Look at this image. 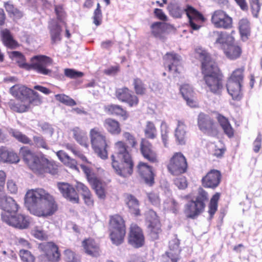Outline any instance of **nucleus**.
I'll return each instance as SVG.
<instances>
[{
	"label": "nucleus",
	"instance_id": "obj_1",
	"mask_svg": "<svg viewBox=\"0 0 262 262\" xmlns=\"http://www.w3.org/2000/svg\"><path fill=\"white\" fill-rule=\"evenodd\" d=\"M195 57L202 62V73L209 90L214 94L220 95L224 90V85L219 70L209 54L202 48L195 49Z\"/></svg>",
	"mask_w": 262,
	"mask_h": 262
},
{
	"label": "nucleus",
	"instance_id": "obj_2",
	"mask_svg": "<svg viewBox=\"0 0 262 262\" xmlns=\"http://www.w3.org/2000/svg\"><path fill=\"white\" fill-rule=\"evenodd\" d=\"M19 155L29 168L37 175L46 173L55 175L58 173L59 166L54 161L39 157L28 146L21 147Z\"/></svg>",
	"mask_w": 262,
	"mask_h": 262
},
{
	"label": "nucleus",
	"instance_id": "obj_3",
	"mask_svg": "<svg viewBox=\"0 0 262 262\" xmlns=\"http://www.w3.org/2000/svg\"><path fill=\"white\" fill-rule=\"evenodd\" d=\"M11 59H17L19 67L26 70H34L38 74L43 75H50L52 70L48 67L53 63V60L46 55H35L30 59V63L26 62L25 56L19 51H12L9 53Z\"/></svg>",
	"mask_w": 262,
	"mask_h": 262
},
{
	"label": "nucleus",
	"instance_id": "obj_4",
	"mask_svg": "<svg viewBox=\"0 0 262 262\" xmlns=\"http://www.w3.org/2000/svg\"><path fill=\"white\" fill-rule=\"evenodd\" d=\"M116 152L111 156L112 167L116 173L125 178L133 173L134 163L126 144L119 141L115 144Z\"/></svg>",
	"mask_w": 262,
	"mask_h": 262
},
{
	"label": "nucleus",
	"instance_id": "obj_5",
	"mask_svg": "<svg viewBox=\"0 0 262 262\" xmlns=\"http://www.w3.org/2000/svg\"><path fill=\"white\" fill-rule=\"evenodd\" d=\"M169 14L174 18H181L184 12L188 19L189 25L193 30H198L200 27V23L204 22L203 15L191 6L187 5L186 8L182 7L178 1H173L167 6Z\"/></svg>",
	"mask_w": 262,
	"mask_h": 262
},
{
	"label": "nucleus",
	"instance_id": "obj_6",
	"mask_svg": "<svg viewBox=\"0 0 262 262\" xmlns=\"http://www.w3.org/2000/svg\"><path fill=\"white\" fill-rule=\"evenodd\" d=\"M208 201L207 192L200 188L195 200L189 201L186 205L185 213L187 217L194 219L203 212Z\"/></svg>",
	"mask_w": 262,
	"mask_h": 262
},
{
	"label": "nucleus",
	"instance_id": "obj_7",
	"mask_svg": "<svg viewBox=\"0 0 262 262\" xmlns=\"http://www.w3.org/2000/svg\"><path fill=\"white\" fill-rule=\"evenodd\" d=\"M57 210V204L54 197L48 192L38 205L31 208V212L38 217H46L52 215Z\"/></svg>",
	"mask_w": 262,
	"mask_h": 262
},
{
	"label": "nucleus",
	"instance_id": "obj_8",
	"mask_svg": "<svg viewBox=\"0 0 262 262\" xmlns=\"http://www.w3.org/2000/svg\"><path fill=\"white\" fill-rule=\"evenodd\" d=\"M90 136L92 146L98 157L102 159L107 158V141L104 134L98 127L90 130Z\"/></svg>",
	"mask_w": 262,
	"mask_h": 262
},
{
	"label": "nucleus",
	"instance_id": "obj_9",
	"mask_svg": "<svg viewBox=\"0 0 262 262\" xmlns=\"http://www.w3.org/2000/svg\"><path fill=\"white\" fill-rule=\"evenodd\" d=\"M244 71L243 68L235 70L228 79L227 90L233 100H239L242 97L241 88L244 77Z\"/></svg>",
	"mask_w": 262,
	"mask_h": 262
},
{
	"label": "nucleus",
	"instance_id": "obj_10",
	"mask_svg": "<svg viewBox=\"0 0 262 262\" xmlns=\"http://www.w3.org/2000/svg\"><path fill=\"white\" fill-rule=\"evenodd\" d=\"M110 238L112 243L118 246L123 242L125 235L124 221L119 215L112 216L110 219Z\"/></svg>",
	"mask_w": 262,
	"mask_h": 262
},
{
	"label": "nucleus",
	"instance_id": "obj_11",
	"mask_svg": "<svg viewBox=\"0 0 262 262\" xmlns=\"http://www.w3.org/2000/svg\"><path fill=\"white\" fill-rule=\"evenodd\" d=\"M10 93L15 97L20 96L28 99V104L38 105L42 103V98L36 91L24 85H15L10 90Z\"/></svg>",
	"mask_w": 262,
	"mask_h": 262
},
{
	"label": "nucleus",
	"instance_id": "obj_12",
	"mask_svg": "<svg viewBox=\"0 0 262 262\" xmlns=\"http://www.w3.org/2000/svg\"><path fill=\"white\" fill-rule=\"evenodd\" d=\"M1 218L7 225L19 229H26L30 225L29 217L24 214L18 213L17 212L10 215L2 214Z\"/></svg>",
	"mask_w": 262,
	"mask_h": 262
},
{
	"label": "nucleus",
	"instance_id": "obj_13",
	"mask_svg": "<svg viewBox=\"0 0 262 262\" xmlns=\"http://www.w3.org/2000/svg\"><path fill=\"white\" fill-rule=\"evenodd\" d=\"M198 125L201 131L208 136L215 137L217 135V125L208 115L200 113L198 117Z\"/></svg>",
	"mask_w": 262,
	"mask_h": 262
},
{
	"label": "nucleus",
	"instance_id": "obj_14",
	"mask_svg": "<svg viewBox=\"0 0 262 262\" xmlns=\"http://www.w3.org/2000/svg\"><path fill=\"white\" fill-rule=\"evenodd\" d=\"M146 220L149 236L152 240L158 239L161 230V224L156 212L152 210H148L146 213Z\"/></svg>",
	"mask_w": 262,
	"mask_h": 262
},
{
	"label": "nucleus",
	"instance_id": "obj_15",
	"mask_svg": "<svg viewBox=\"0 0 262 262\" xmlns=\"http://www.w3.org/2000/svg\"><path fill=\"white\" fill-rule=\"evenodd\" d=\"M187 164L185 157L181 152H176L170 160L168 169L173 175H178L184 173Z\"/></svg>",
	"mask_w": 262,
	"mask_h": 262
},
{
	"label": "nucleus",
	"instance_id": "obj_16",
	"mask_svg": "<svg viewBox=\"0 0 262 262\" xmlns=\"http://www.w3.org/2000/svg\"><path fill=\"white\" fill-rule=\"evenodd\" d=\"M211 21L216 28L228 29L232 26V18L221 10H216L212 13Z\"/></svg>",
	"mask_w": 262,
	"mask_h": 262
},
{
	"label": "nucleus",
	"instance_id": "obj_17",
	"mask_svg": "<svg viewBox=\"0 0 262 262\" xmlns=\"http://www.w3.org/2000/svg\"><path fill=\"white\" fill-rule=\"evenodd\" d=\"M180 242L177 236L169 242V250L162 256L161 262H178L180 259Z\"/></svg>",
	"mask_w": 262,
	"mask_h": 262
},
{
	"label": "nucleus",
	"instance_id": "obj_18",
	"mask_svg": "<svg viewBox=\"0 0 262 262\" xmlns=\"http://www.w3.org/2000/svg\"><path fill=\"white\" fill-rule=\"evenodd\" d=\"M0 208L5 211L2 214L10 215L18 212L19 206L12 198L7 196L4 192L0 194Z\"/></svg>",
	"mask_w": 262,
	"mask_h": 262
},
{
	"label": "nucleus",
	"instance_id": "obj_19",
	"mask_svg": "<svg viewBox=\"0 0 262 262\" xmlns=\"http://www.w3.org/2000/svg\"><path fill=\"white\" fill-rule=\"evenodd\" d=\"M39 248L48 260L57 261L60 258V253L58 247L53 243L48 242L40 244Z\"/></svg>",
	"mask_w": 262,
	"mask_h": 262
},
{
	"label": "nucleus",
	"instance_id": "obj_20",
	"mask_svg": "<svg viewBox=\"0 0 262 262\" xmlns=\"http://www.w3.org/2000/svg\"><path fill=\"white\" fill-rule=\"evenodd\" d=\"M164 59L165 67L168 68L169 71L172 73L174 76H177V74L180 73L181 68L180 57L173 52L167 53L164 56Z\"/></svg>",
	"mask_w": 262,
	"mask_h": 262
},
{
	"label": "nucleus",
	"instance_id": "obj_21",
	"mask_svg": "<svg viewBox=\"0 0 262 262\" xmlns=\"http://www.w3.org/2000/svg\"><path fill=\"white\" fill-rule=\"evenodd\" d=\"M151 34L160 39L164 38L165 34L173 30L174 27L165 22L156 21L150 26Z\"/></svg>",
	"mask_w": 262,
	"mask_h": 262
},
{
	"label": "nucleus",
	"instance_id": "obj_22",
	"mask_svg": "<svg viewBox=\"0 0 262 262\" xmlns=\"http://www.w3.org/2000/svg\"><path fill=\"white\" fill-rule=\"evenodd\" d=\"M128 242L135 248L141 247L144 243V237L142 231L136 224H132L130 226Z\"/></svg>",
	"mask_w": 262,
	"mask_h": 262
},
{
	"label": "nucleus",
	"instance_id": "obj_23",
	"mask_svg": "<svg viewBox=\"0 0 262 262\" xmlns=\"http://www.w3.org/2000/svg\"><path fill=\"white\" fill-rule=\"evenodd\" d=\"M48 193V192L41 188L28 190L25 195V201L30 204V210L33 206L38 205Z\"/></svg>",
	"mask_w": 262,
	"mask_h": 262
},
{
	"label": "nucleus",
	"instance_id": "obj_24",
	"mask_svg": "<svg viewBox=\"0 0 262 262\" xmlns=\"http://www.w3.org/2000/svg\"><path fill=\"white\" fill-rule=\"evenodd\" d=\"M221 180V172L217 170H211L202 178V184L206 188H215L220 183Z\"/></svg>",
	"mask_w": 262,
	"mask_h": 262
},
{
	"label": "nucleus",
	"instance_id": "obj_25",
	"mask_svg": "<svg viewBox=\"0 0 262 262\" xmlns=\"http://www.w3.org/2000/svg\"><path fill=\"white\" fill-rule=\"evenodd\" d=\"M116 96L120 101L126 102L130 106L137 105L139 102L138 97L132 94L131 92L127 88L117 89Z\"/></svg>",
	"mask_w": 262,
	"mask_h": 262
},
{
	"label": "nucleus",
	"instance_id": "obj_26",
	"mask_svg": "<svg viewBox=\"0 0 262 262\" xmlns=\"http://www.w3.org/2000/svg\"><path fill=\"white\" fill-rule=\"evenodd\" d=\"M140 150L143 157L152 163L158 162L157 155L151 144L147 140L142 139L140 143Z\"/></svg>",
	"mask_w": 262,
	"mask_h": 262
},
{
	"label": "nucleus",
	"instance_id": "obj_27",
	"mask_svg": "<svg viewBox=\"0 0 262 262\" xmlns=\"http://www.w3.org/2000/svg\"><path fill=\"white\" fill-rule=\"evenodd\" d=\"M0 37L3 45L8 49L13 50L19 47V43L14 39L10 31L8 29L1 30Z\"/></svg>",
	"mask_w": 262,
	"mask_h": 262
},
{
	"label": "nucleus",
	"instance_id": "obj_28",
	"mask_svg": "<svg viewBox=\"0 0 262 262\" xmlns=\"http://www.w3.org/2000/svg\"><path fill=\"white\" fill-rule=\"evenodd\" d=\"M138 170L146 184L151 186L154 183V176L151 167L146 163L140 162L138 166Z\"/></svg>",
	"mask_w": 262,
	"mask_h": 262
},
{
	"label": "nucleus",
	"instance_id": "obj_29",
	"mask_svg": "<svg viewBox=\"0 0 262 262\" xmlns=\"http://www.w3.org/2000/svg\"><path fill=\"white\" fill-rule=\"evenodd\" d=\"M19 161L17 154L12 150H9L6 146H0V162L15 163Z\"/></svg>",
	"mask_w": 262,
	"mask_h": 262
},
{
	"label": "nucleus",
	"instance_id": "obj_30",
	"mask_svg": "<svg viewBox=\"0 0 262 262\" xmlns=\"http://www.w3.org/2000/svg\"><path fill=\"white\" fill-rule=\"evenodd\" d=\"M210 36L214 41L216 45H220L224 48V45L228 42H231L234 38L226 32L214 31L210 33Z\"/></svg>",
	"mask_w": 262,
	"mask_h": 262
},
{
	"label": "nucleus",
	"instance_id": "obj_31",
	"mask_svg": "<svg viewBox=\"0 0 262 262\" xmlns=\"http://www.w3.org/2000/svg\"><path fill=\"white\" fill-rule=\"evenodd\" d=\"M174 137L178 144H185L186 141V126L184 121L178 120L177 127L174 130Z\"/></svg>",
	"mask_w": 262,
	"mask_h": 262
},
{
	"label": "nucleus",
	"instance_id": "obj_32",
	"mask_svg": "<svg viewBox=\"0 0 262 262\" xmlns=\"http://www.w3.org/2000/svg\"><path fill=\"white\" fill-rule=\"evenodd\" d=\"M82 246L85 253L92 256H98L100 254L99 246L92 238H88L82 242Z\"/></svg>",
	"mask_w": 262,
	"mask_h": 262
},
{
	"label": "nucleus",
	"instance_id": "obj_33",
	"mask_svg": "<svg viewBox=\"0 0 262 262\" xmlns=\"http://www.w3.org/2000/svg\"><path fill=\"white\" fill-rule=\"evenodd\" d=\"M234 40L231 42L225 43L223 48L226 56L230 59H235L239 57L241 54V49L233 43Z\"/></svg>",
	"mask_w": 262,
	"mask_h": 262
},
{
	"label": "nucleus",
	"instance_id": "obj_34",
	"mask_svg": "<svg viewBox=\"0 0 262 262\" xmlns=\"http://www.w3.org/2000/svg\"><path fill=\"white\" fill-rule=\"evenodd\" d=\"M216 119L225 134L230 138L233 137L234 136V129L228 119L220 114H217Z\"/></svg>",
	"mask_w": 262,
	"mask_h": 262
},
{
	"label": "nucleus",
	"instance_id": "obj_35",
	"mask_svg": "<svg viewBox=\"0 0 262 262\" xmlns=\"http://www.w3.org/2000/svg\"><path fill=\"white\" fill-rule=\"evenodd\" d=\"M71 132L73 138L80 145L86 148L89 146L88 137L84 130L78 127H75Z\"/></svg>",
	"mask_w": 262,
	"mask_h": 262
},
{
	"label": "nucleus",
	"instance_id": "obj_36",
	"mask_svg": "<svg viewBox=\"0 0 262 262\" xmlns=\"http://www.w3.org/2000/svg\"><path fill=\"white\" fill-rule=\"evenodd\" d=\"M19 97L15 100H11L9 102L10 109L17 113H24L27 112L29 107V105L26 102L24 98L21 99Z\"/></svg>",
	"mask_w": 262,
	"mask_h": 262
},
{
	"label": "nucleus",
	"instance_id": "obj_37",
	"mask_svg": "<svg viewBox=\"0 0 262 262\" xmlns=\"http://www.w3.org/2000/svg\"><path fill=\"white\" fill-rule=\"evenodd\" d=\"M180 91L187 104L191 107L194 106L195 102L192 99L193 96L192 88L188 84H185L180 87Z\"/></svg>",
	"mask_w": 262,
	"mask_h": 262
},
{
	"label": "nucleus",
	"instance_id": "obj_38",
	"mask_svg": "<svg viewBox=\"0 0 262 262\" xmlns=\"http://www.w3.org/2000/svg\"><path fill=\"white\" fill-rule=\"evenodd\" d=\"M125 201L131 213L136 216L140 215L139 203L134 195L127 194Z\"/></svg>",
	"mask_w": 262,
	"mask_h": 262
},
{
	"label": "nucleus",
	"instance_id": "obj_39",
	"mask_svg": "<svg viewBox=\"0 0 262 262\" xmlns=\"http://www.w3.org/2000/svg\"><path fill=\"white\" fill-rule=\"evenodd\" d=\"M105 129L112 135H118L121 132V127L119 123L111 118L106 119L104 122Z\"/></svg>",
	"mask_w": 262,
	"mask_h": 262
},
{
	"label": "nucleus",
	"instance_id": "obj_40",
	"mask_svg": "<svg viewBox=\"0 0 262 262\" xmlns=\"http://www.w3.org/2000/svg\"><path fill=\"white\" fill-rule=\"evenodd\" d=\"M49 28L52 42L55 43L60 40L61 27L57 23L53 21L50 24Z\"/></svg>",
	"mask_w": 262,
	"mask_h": 262
},
{
	"label": "nucleus",
	"instance_id": "obj_41",
	"mask_svg": "<svg viewBox=\"0 0 262 262\" xmlns=\"http://www.w3.org/2000/svg\"><path fill=\"white\" fill-rule=\"evenodd\" d=\"M10 134L12 137L20 143L24 144H29L30 145L33 144L31 139L19 130L11 129Z\"/></svg>",
	"mask_w": 262,
	"mask_h": 262
},
{
	"label": "nucleus",
	"instance_id": "obj_42",
	"mask_svg": "<svg viewBox=\"0 0 262 262\" xmlns=\"http://www.w3.org/2000/svg\"><path fill=\"white\" fill-rule=\"evenodd\" d=\"M67 200H68L72 203L78 204L79 201V195L75 188L67 183Z\"/></svg>",
	"mask_w": 262,
	"mask_h": 262
},
{
	"label": "nucleus",
	"instance_id": "obj_43",
	"mask_svg": "<svg viewBox=\"0 0 262 262\" xmlns=\"http://www.w3.org/2000/svg\"><path fill=\"white\" fill-rule=\"evenodd\" d=\"M239 30L243 38H245L250 34V27L249 21L247 18L241 19L238 23Z\"/></svg>",
	"mask_w": 262,
	"mask_h": 262
},
{
	"label": "nucleus",
	"instance_id": "obj_44",
	"mask_svg": "<svg viewBox=\"0 0 262 262\" xmlns=\"http://www.w3.org/2000/svg\"><path fill=\"white\" fill-rule=\"evenodd\" d=\"M144 132L147 138L154 139L157 136V129L154 123L151 121H147L146 123Z\"/></svg>",
	"mask_w": 262,
	"mask_h": 262
},
{
	"label": "nucleus",
	"instance_id": "obj_45",
	"mask_svg": "<svg viewBox=\"0 0 262 262\" xmlns=\"http://www.w3.org/2000/svg\"><path fill=\"white\" fill-rule=\"evenodd\" d=\"M4 7L10 16H13L15 18H20L22 16L21 12L14 7L11 2H5L4 3Z\"/></svg>",
	"mask_w": 262,
	"mask_h": 262
},
{
	"label": "nucleus",
	"instance_id": "obj_46",
	"mask_svg": "<svg viewBox=\"0 0 262 262\" xmlns=\"http://www.w3.org/2000/svg\"><path fill=\"white\" fill-rule=\"evenodd\" d=\"M163 207L165 210L171 211L176 213L179 210V204L173 198H168L164 202Z\"/></svg>",
	"mask_w": 262,
	"mask_h": 262
},
{
	"label": "nucleus",
	"instance_id": "obj_47",
	"mask_svg": "<svg viewBox=\"0 0 262 262\" xmlns=\"http://www.w3.org/2000/svg\"><path fill=\"white\" fill-rule=\"evenodd\" d=\"M108 110L112 114L122 117L124 120H125L128 117L126 111L118 105L112 104L109 105L108 106Z\"/></svg>",
	"mask_w": 262,
	"mask_h": 262
},
{
	"label": "nucleus",
	"instance_id": "obj_48",
	"mask_svg": "<svg viewBox=\"0 0 262 262\" xmlns=\"http://www.w3.org/2000/svg\"><path fill=\"white\" fill-rule=\"evenodd\" d=\"M18 255L22 262H35V257L29 250L21 249L18 252Z\"/></svg>",
	"mask_w": 262,
	"mask_h": 262
},
{
	"label": "nucleus",
	"instance_id": "obj_49",
	"mask_svg": "<svg viewBox=\"0 0 262 262\" xmlns=\"http://www.w3.org/2000/svg\"><path fill=\"white\" fill-rule=\"evenodd\" d=\"M220 198V193H216L211 199L208 212L210 217L214 214L217 209V202Z\"/></svg>",
	"mask_w": 262,
	"mask_h": 262
},
{
	"label": "nucleus",
	"instance_id": "obj_50",
	"mask_svg": "<svg viewBox=\"0 0 262 262\" xmlns=\"http://www.w3.org/2000/svg\"><path fill=\"white\" fill-rule=\"evenodd\" d=\"M168 125L165 121H162L161 124V135L165 147H167L168 145Z\"/></svg>",
	"mask_w": 262,
	"mask_h": 262
},
{
	"label": "nucleus",
	"instance_id": "obj_51",
	"mask_svg": "<svg viewBox=\"0 0 262 262\" xmlns=\"http://www.w3.org/2000/svg\"><path fill=\"white\" fill-rule=\"evenodd\" d=\"M33 145L37 148H42L48 149L49 147L45 139L42 136H34L33 137Z\"/></svg>",
	"mask_w": 262,
	"mask_h": 262
},
{
	"label": "nucleus",
	"instance_id": "obj_52",
	"mask_svg": "<svg viewBox=\"0 0 262 262\" xmlns=\"http://www.w3.org/2000/svg\"><path fill=\"white\" fill-rule=\"evenodd\" d=\"M95 190L96 193L99 198L103 199L105 196L104 190L102 187L100 181L97 179L90 184Z\"/></svg>",
	"mask_w": 262,
	"mask_h": 262
},
{
	"label": "nucleus",
	"instance_id": "obj_53",
	"mask_svg": "<svg viewBox=\"0 0 262 262\" xmlns=\"http://www.w3.org/2000/svg\"><path fill=\"white\" fill-rule=\"evenodd\" d=\"M133 85L137 94L143 95L144 94L145 92V86L140 79H134Z\"/></svg>",
	"mask_w": 262,
	"mask_h": 262
},
{
	"label": "nucleus",
	"instance_id": "obj_54",
	"mask_svg": "<svg viewBox=\"0 0 262 262\" xmlns=\"http://www.w3.org/2000/svg\"><path fill=\"white\" fill-rule=\"evenodd\" d=\"M80 167L85 174L88 182L90 184L98 179L95 176V174L92 172L91 169L89 167L84 165H81Z\"/></svg>",
	"mask_w": 262,
	"mask_h": 262
},
{
	"label": "nucleus",
	"instance_id": "obj_55",
	"mask_svg": "<svg viewBox=\"0 0 262 262\" xmlns=\"http://www.w3.org/2000/svg\"><path fill=\"white\" fill-rule=\"evenodd\" d=\"M249 2L253 16L258 17L261 7L259 0H249Z\"/></svg>",
	"mask_w": 262,
	"mask_h": 262
},
{
	"label": "nucleus",
	"instance_id": "obj_56",
	"mask_svg": "<svg viewBox=\"0 0 262 262\" xmlns=\"http://www.w3.org/2000/svg\"><path fill=\"white\" fill-rule=\"evenodd\" d=\"M123 137L127 142V143L132 147L135 148L136 147L137 145V142L134 135L129 132H124L123 134Z\"/></svg>",
	"mask_w": 262,
	"mask_h": 262
},
{
	"label": "nucleus",
	"instance_id": "obj_57",
	"mask_svg": "<svg viewBox=\"0 0 262 262\" xmlns=\"http://www.w3.org/2000/svg\"><path fill=\"white\" fill-rule=\"evenodd\" d=\"M174 185L180 189H184L187 186L186 179L183 176H180L174 180Z\"/></svg>",
	"mask_w": 262,
	"mask_h": 262
},
{
	"label": "nucleus",
	"instance_id": "obj_58",
	"mask_svg": "<svg viewBox=\"0 0 262 262\" xmlns=\"http://www.w3.org/2000/svg\"><path fill=\"white\" fill-rule=\"evenodd\" d=\"M148 200L154 206H159L160 204V199L158 193L150 192L147 194Z\"/></svg>",
	"mask_w": 262,
	"mask_h": 262
},
{
	"label": "nucleus",
	"instance_id": "obj_59",
	"mask_svg": "<svg viewBox=\"0 0 262 262\" xmlns=\"http://www.w3.org/2000/svg\"><path fill=\"white\" fill-rule=\"evenodd\" d=\"M16 245L19 248L31 249V244L26 239L23 238H19L16 241Z\"/></svg>",
	"mask_w": 262,
	"mask_h": 262
},
{
	"label": "nucleus",
	"instance_id": "obj_60",
	"mask_svg": "<svg viewBox=\"0 0 262 262\" xmlns=\"http://www.w3.org/2000/svg\"><path fill=\"white\" fill-rule=\"evenodd\" d=\"M154 13L158 19L162 21V22L167 21L168 20L167 16L162 9L156 8L154 10Z\"/></svg>",
	"mask_w": 262,
	"mask_h": 262
},
{
	"label": "nucleus",
	"instance_id": "obj_61",
	"mask_svg": "<svg viewBox=\"0 0 262 262\" xmlns=\"http://www.w3.org/2000/svg\"><path fill=\"white\" fill-rule=\"evenodd\" d=\"M8 191L10 193H16L17 192L18 187L16 183L12 180H8L7 183Z\"/></svg>",
	"mask_w": 262,
	"mask_h": 262
},
{
	"label": "nucleus",
	"instance_id": "obj_62",
	"mask_svg": "<svg viewBox=\"0 0 262 262\" xmlns=\"http://www.w3.org/2000/svg\"><path fill=\"white\" fill-rule=\"evenodd\" d=\"M102 12L101 10L95 9L94 12L93 23L96 26H99L101 24L102 20Z\"/></svg>",
	"mask_w": 262,
	"mask_h": 262
},
{
	"label": "nucleus",
	"instance_id": "obj_63",
	"mask_svg": "<svg viewBox=\"0 0 262 262\" xmlns=\"http://www.w3.org/2000/svg\"><path fill=\"white\" fill-rule=\"evenodd\" d=\"M67 261L68 262H79L80 258L73 251L67 250Z\"/></svg>",
	"mask_w": 262,
	"mask_h": 262
},
{
	"label": "nucleus",
	"instance_id": "obj_64",
	"mask_svg": "<svg viewBox=\"0 0 262 262\" xmlns=\"http://www.w3.org/2000/svg\"><path fill=\"white\" fill-rule=\"evenodd\" d=\"M83 75V73L77 71L73 69H67V77L71 78L81 77Z\"/></svg>",
	"mask_w": 262,
	"mask_h": 262
}]
</instances>
